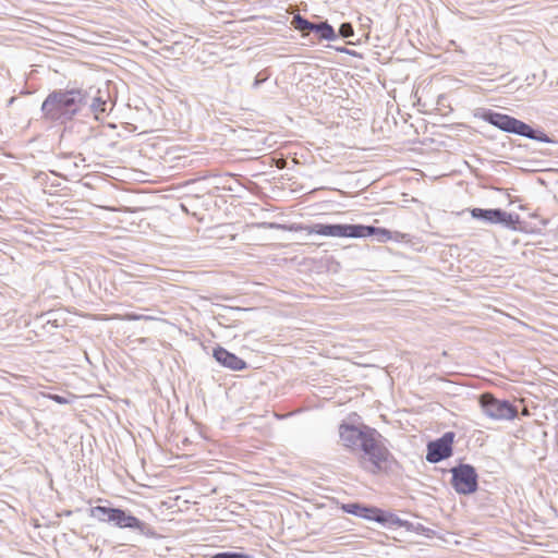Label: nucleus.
Returning <instances> with one entry per match:
<instances>
[{
    "label": "nucleus",
    "mask_w": 558,
    "mask_h": 558,
    "mask_svg": "<svg viewBox=\"0 0 558 558\" xmlns=\"http://www.w3.org/2000/svg\"><path fill=\"white\" fill-rule=\"evenodd\" d=\"M339 434L345 447L352 449L360 448L363 451L361 465L364 470L376 474L387 469L391 454L381 442V435L375 428L342 424L340 425Z\"/></svg>",
    "instance_id": "obj_1"
},
{
    "label": "nucleus",
    "mask_w": 558,
    "mask_h": 558,
    "mask_svg": "<svg viewBox=\"0 0 558 558\" xmlns=\"http://www.w3.org/2000/svg\"><path fill=\"white\" fill-rule=\"evenodd\" d=\"M89 96L81 88L54 89L41 104V117L46 121L65 124L87 106Z\"/></svg>",
    "instance_id": "obj_2"
},
{
    "label": "nucleus",
    "mask_w": 558,
    "mask_h": 558,
    "mask_svg": "<svg viewBox=\"0 0 558 558\" xmlns=\"http://www.w3.org/2000/svg\"><path fill=\"white\" fill-rule=\"evenodd\" d=\"M299 229L306 231L308 234H318L324 236L354 239L376 236L381 242L391 239V233L389 230L385 228L364 225L313 223L308 226H300Z\"/></svg>",
    "instance_id": "obj_3"
},
{
    "label": "nucleus",
    "mask_w": 558,
    "mask_h": 558,
    "mask_svg": "<svg viewBox=\"0 0 558 558\" xmlns=\"http://www.w3.org/2000/svg\"><path fill=\"white\" fill-rule=\"evenodd\" d=\"M476 117L481 118L485 122L496 126L497 129L506 133L520 135L542 143L555 142L543 131L533 129L527 123L514 117L500 113L492 109H482V111L478 112Z\"/></svg>",
    "instance_id": "obj_4"
},
{
    "label": "nucleus",
    "mask_w": 558,
    "mask_h": 558,
    "mask_svg": "<svg viewBox=\"0 0 558 558\" xmlns=\"http://www.w3.org/2000/svg\"><path fill=\"white\" fill-rule=\"evenodd\" d=\"M90 517L100 522L112 523L120 529L137 531L142 535L150 536L154 534L149 524L119 508L96 506L90 508Z\"/></svg>",
    "instance_id": "obj_5"
},
{
    "label": "nucleus",
    "mask_w": 558,
    "mask_h": 558,
    "mask_svg": "<svg viewBox=\"0 0 558 558\" xmlns=\"http://www.w3.org/2000/svg\"><path fill=\"white\" fill-rule=\"evenodd\" d=\"M451 485L460 495H470L478 488V475L471 464L460 463L451 469Z\"/></svg>",
    "instance_id": "obj_6"
},
{
    "label": "nucleus",
    "mask_w": 558,
    "mask_h": 558,
    "mask_svg": "<svg viewBox=\"0 0 558 558\" xmlns=\"http://www.w3.org/2000/svg\"><path fill=\"white\" fill-rule=\"evenodd\" d=\"M341 509L349 514H353L359 518L367 519L371 521H375L378 523H388L402 525V521L392 513H387L386 511L372 507L365 506L359 502L343 504Z\"/></svg>",
    "instance_id": "obj_7"
},
{
    "label": "nucleus",
    "mask_w": 558,
    "mask_h": 558,
    "mask_svg": "<svg viewBox=\"0 0 558 558\" xmlns=\"http://www.w3.org/2000/svg\"><path fill=\"white\" fill-rule=\"evenodd\" d=\"M470 214L473 219L485 225H500L511 230H517V225L520 221L519 215L507 213L501 208H472Z\"/></svg>",
    "instance_id": "obj_8"
},
{
    "label": "nucleus",
    "mask_w": 558,
    "mask_h": 558,
    "mask_svg": "<svg viewBox=\"0 0 558 558\" xmlns=\"http://www.w3.org/2000/svg\"><path fill=\"white\" fill-rule=\"evenodd\" d=\"M483 412L494 420H512L517 416V408L508 400H499L490 393H483L480 398Z\"/></svg>",
    "instance_id": "obj_9"
},
{
    "label": "nucleus",
    "mask_w": 558,
    "mask_h": 558,
    "mask_svg": "<svg viewBox=\"0 0 558 558\" xmlns=\"http://www.w3.org/2000/svg\"><path fill=\"white\" fill-rule=\"evenodd\" d=\"M453 432H447L441 437L427 444L426 460L429 463H438L450 458L453 453Z\"/></svg>",
    "instance_id": "obj_10"
},
{
    "label": "nucleus",
    "mask_w": 558,
    "mask_h": 558,
    "mask_svg": "<svg viewBox=\"0 0 558 558\" xmlns=\"http://www.w3.org/2000/svg\"><path fill=\"white\" fill-rule=\"evenodd\" d=\"M85 162V157L82 154L75 153H60L57 155V167L64 173L61 175L66 178L69 175H78L77 169Z\"/></svg>",
    "instance_id": "obj_11"
},
{
    "label": "nucleus",
    "mask_w": 558,
    "mask_h": 558,
    "mask_svg": "<svg viewBox=\"0 0 558 558\" xmlns=\"http://www.w3.org/2000/svg\"><path fill=\"white\" fill-rule=\"evenodd\" d=\"M213 356L221 366L231 371H242L247 367V364L244 360L240 359L222 347L215 348L213 351Z\"/></svg>",
    "instance_id": "obj_12"
},
{
    "label": "nucleus",
    "mask_w": 558,
    "mask_h": 558,
    "mask_svg": "<svg viewBox=\"0 0 558 558\" xmlns=\"http://www.w3.org/2000/svg\"><path fill=\"white\" fill-rule=\"evenodd\" d=\"M108 99V93L101 95V90L98 89L97 95L92 98L90 104L87 102L88 109L96 120H100V116L107 112Z\"/></svg>",
    "instance_id": "obj_13"
},
{
    "label": "nucleus",
    "mask_w": 558,
    "mask_h": 558,
    "mask_svg": "<svg viewBox=\"0 0 558 558\" xmlns=\"http://www.w3.org/2000/svg\"><path fill=\"white\" fill-rule=\"evenodd\" d=\"M311 33L316 34L317 37L322 40H335L338 37L333 27L327 21L313 23L310 34Z\"/></svg>",
    "instance_id": "obj_14"
},
{
    "label": "nucleus",
    "mask_w": 558,
    "mask_h": 558,
    "mask_svg": "<svg viewBox=\"0 0 558 558\" xmlns=\"http://www.w3.org/2000/svg\"><path fill=\"white\" fill-rule=\"evenodd\" d=\"M313 22H310L300 14L293 16L291 25L303 35L310 34Z\"/></svg>",
    "instance_id": "obj_15"
},
{
    "label": "nucleus",
    "mask_w": 558,
    "mask_h": 558,
    "mask_svg": "<svg viewBox=\"0 0 558 558\" xmlns=\"http://www.w3.org/2000/svg\"><path fill=\"white\" fill-rule=\"evenodd\" d=\"M210 558H250V556L238 551H221L213 555Z\"/></svg>",
    "instance_id": "obj_16"
},
{
    "label": "nucleus",
    "mask_w": 558,
    "mask_h": 558,
    "mask_svg": "<svg viewBox=\"0 0 558 558\" xmlns=\"http://www.w3.org/2000/svg\"><path fill=\"white\" fill-rule=\"evenodd\" d=\"M338 34L343 38L352 37L354 35L353 26L351 23H342L339 27Z\"/></svg>",
    "instance_id": "obj_17"
},
{
    "label": "nucleus",
    "mask_w": 558,
    "mask_h": 558,
    "mask_svg": "<svg viewBox=\"0 0 558 558\" xmlns=\"http://www.w3.org/2000/svg\"><path fill=\"white\" fill-rule=\"evenodd\" d=\"M125 318L128 320H150V319H154L153 316L135 314V313L125 314Z\"/></svg>",
    "instance_id": "obj_18"
},
{
    "label": "nucleus",
    "mask_w": 558,
    "mask_h": 558,
    "mask_svg": "<svg viewBox=\"0 0 558 558\" xmlns=\"http://www.w3.org/2000/svg\"><path fill=\"white\" fill-rule=\"evenodd\" d=\"M267 78V75H264L262 72L258 73L253 82V88H258Z\"/></svg>",
    "instance_id": "obj_19"
},
{
    "label": "nucleus",
    "mask_w": 558,
    "mask_h": 558,
    "mask_svg": "<svg viewBox=\"0 0 558 558\" xmlns=\"http://www.w3.org/2000/svg\"><path fill=\"white\" fill-rule=\"evenodd\" d=\"M50 398L59 404L68 403V400L64 397L59 396V395H52V396H50Z\"/></svg>",
    "instance_id": "obj_20"
},
{
    "label": "nucleus",
    "mask_w": 558,
    "mask_h": 558,
    "mask_svg": "<svg viewBox=\"0 0 558 558\" xmlns=\"http://www.w3.org/2000/svg\"><path fill=\"white\" fill-rule=\"evenodd\" d=\"M336 50H337V51H339V52H344V53H349V54H351V53H352L349 49H347V48H344V47L336 48Z\"/></svg>",
    "instance_id": "obj_21"
},
{
    "label": "nucleus",
    "mask_w": 558,
    "mask_h": 558,
    "mask_svg": "<svg viewBox=\"0 0 558 558\" xmlns=\"http://www.w3.org/2000/svg\"><path fill=\"white\" fill-rule=\"evenodd\" d=\"M269 227H270V228H277V229L284 228L283 226L278 225V223H270V225H269Z\"/></svg>",
    "instance_id": "obj_22"
}]
</instances>
